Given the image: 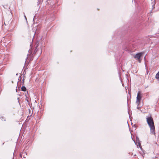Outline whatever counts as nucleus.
<instances>
[{
    "label": "nucleus",
    "instance_id": "obj_2",
    "mask_svg": "<svg viewBox=\"0 0 159 159\" xmlns=\"http://www.w3.org/2000/svg\"><path fill=\"white\" fill-rule=\"evenodd\" d=\"M141 98V95L140 92H139L137 93V97L136 98V104L138 105H139L140 103V100Z\"/></svg>",
    "mask_w": 159,
    "mask_h": 159
},
{
    "label": "nucleus",
    "instance_id": "obj_1",
    "mask_svg": "<svg viewBox=\"0 0 159 159\" xmlns=\"http://www.w3.org/2000/svg\"><path fill=\"white\" fill-rule=\"evenodd\" d=\"M146 119L147 123L150 129V134H155V130L153 119L151 116L147 117Z\"/></svg>",
    "mask_w": 159,
    "mask_h": 159
},
{
    "label": "nucleus",
    "instance_id": "obj_8",
    "mask_svg": "<svg viewBox=\"0 0 159 159\" xmlns=\"http://www.w3.org/2000/svg\"><path fill=\"white\" fill-rule=\"evenodd\" d=\"M37 29V27H35L33 28V30H36Z\"/></svg>",
    "mask_w": 159,
    "mask_h": 159
},
{
    "label": "nucleus",
    "instance_id": "obj_7",
    "mask_svg": "<svg viewBox=\"0 0 159 159\" xmlns=\"http://www.w3.org/2000/svg\"><path fill=\"white\" fill-rule=\"evenodd\" d=\"M154 8H155L154 5L153 4L152 5V10L154 9Z\"/></svg>",
    "mask_w": 159,
    "mask_h": 159
},
{
    "label": "nucleus",
    "instance_id": "obj_3",
    "mask_svg": "<svg viewBox=\"0 0 159 159\" xmlns=\"http://www.w3.org/2000/svg\"><path fill=\"white\" fill-rule=\"evenodd\" d=\"M142 53H139L136 54L134 56V57L136 60H138L139 61L140 63L141 62V60L140 57L141 56Z\"/></svg>",
    "mask_w": 159,
    "mask_h": 159
},
{
    "label": "nucleus",
    "instance_id": "obj_10",
    "mask_svg": "<svg viewBox=\"0 0 159 159\" xmlns=\"http://www.w3.org/2000/svg\"><path fill=\"white\" fill-rule=\"evenodd\" d=\"M139 145H140V143H139Z\"/></svg>",
    "mask_w": 159,
    "mask_h": 159
},
{
    "label": "nucleus",
    "instance_id": "obj_9",
    "mask_svg": "<svg viewBox=\"0 0 159 159\" xmlns=\"http://www.w3.org/2000/svg\"><path fill=\"white\" fill-rule=\"evenodd\" d=\"M24 17H25V19L26 20V21H27V18H26V16L25 15H24Z\"/></svg>",
    "mask_w": 159,
    "mask_h": 159
},
{
    "label": "nucleus",
    "instance_id": "obj_4",
    "mask_svg": "<svg viewBox=\"0 0 159 159\" xmlns=\"http://www.w3.org/2000/svg\"><path fill=\"white\" fill-rule=\"evenodd\" d=\"M21 90L23 91H25L26 90V88L24 86H22L21 88Z\"/></svg>",
    "mask_w": 159,
    "mask_h": 159
},
{
    "label": "nucleus",
    "instance_id": "obj_6",
    "mask_svg": "<svg viewBox=\"0 0 159 159\" xmlns=\"http://www.w3.org/2000/svg\"><path fill=\"white\" fill-rule=\"evenodd\" d=\"M2 120H3L4 121H6V119L3 117H2Z\"/></svg>",
    "mask_w": 159,
    "mask_h": 159
},
{
    "label": "nucleus",
    "instance_id": "obj_5",
    "mask_svg": "<svg viewBox=\"0 0 159 159\" xmlns=\"http://www.w3.org/2000/svg\"><path fill=\"white\" fill-rule=\"evenodd\" d=\"M156 78L157 79H159V71L156 74Z\"/></svg>",
    "mask_w": 159,
    "mask_h": 159
}]
</instances>
